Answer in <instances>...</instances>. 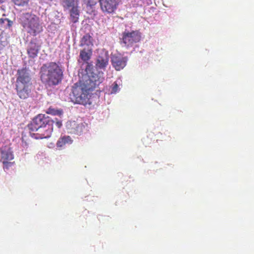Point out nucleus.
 I'll use <instances>...</instances> for the list:
<instances>
[{
  "label": "nucleus",
  "instance_id": "obj_1",
  "mask_svg": "<svg viewBox=\"0 0 254 254\" xmlns=\"http://www.w3.org/2000/svg\"><path fill=\"white\" fill-rule=\"evenodd\" d=\"M42 82L48 85H57L63 78V70L61 65L56 62L43 64L40 70Z\"/></svg>",
  "mask_w": 254,
  "mask_h": 254
},
{
  "label": "nucleus",
  "instance_id": "obj_2",
  "mask_svg": "<svg viewBox=\"0 0 254 254\" xmlns=\"http://www.w3.org/2000/svg\"><path fill=\"white\" fill-rule=\"evenodd\" d=\"M54 121L50 117L43 114H39L35 117L29 125V128L33 131L43 129L41 134V138L50 137L53 130Z\"/></svg>",
  "mask_w": 254,
  "mask_h": 254
},
{
  "label": "nucleus",
  "instance_id": "obj_3",
  "mask_svg": "<svg viewBox=\"0 0 254 254\" xmlns=\"http://www.w3.org/2000/svg\"><path fill=\"white\" fill-rule=\"evenodd\" d=\"M16 81V90L17 95L20 99L28 98L31 93V77L26 68L17 70Z\"/></svg>",
  "mask_w": 254,
  "mask_h": 254
},
{
  "label": "nucleus",
  "instance_id": "obj_4",
  "mask_svg": "<svg viewBox=\"0 0 254 254\" xmlns=\"http://www.w3.org/2000/svg\"><path fill=\"white\" fill-rule=\"evenodd\" d=\"M86 83L84 81L79 80L74 84L70 94L73 102L83 105L90 104L89 98L90 88L89 87L88 81L86 80Z\"/></svg>",
  "mask_w": 254,
  "mask_h": 254
},
{
  "label": "nucleus",
  "instance_id": "obj_5",
  "mask_svg": "<svg viewBox=\"0 0 254 254\" xmlns=\"http://www.w3.org/2000/svg\"><path fill=\"white\" fill-rule=\"evenodd\" d=\"M21 23L30 35L35 36L43 31L39 17L31 13H23L20 17Z\"/></svg>",
  "mask_w": 254,
  "mask_h": 254
},
{
  "label": "nucleus",
  "instance_id": "obj_6",
  "mask_svg": "<svg viewBox=\"0 0 254 254\" xmlns=\"http://www.w3.org/2000/svg\"><path fill=\"white\" fill-rule=\"evenodd\" d=\"M121 42L127 47H131L134 44L139 42L141 40V35L138 31L131 32L125 31L122 34L120 39Z\"/></svg>",
  "mask_w": 254,
  "mask_h": 254
},
{
  "label": "nucleus",
  "instance_id": "obj_7",
  "mask_svg": "<svg viewBox=\"0 0 254 254\" xmlns=\"http://www.w3.org/2000/svg\"><path fill=\"white\" fill-rule=\"evenodd\" d=\"M120 0H99L100 8L104 13L113 14L117 9Z\"/></svg>",
  "mask_w": 254,
  "mask_h": 254
},
{
  "label": "nucleus",
  "instance_id": "obj_8",
  "mask_svg": "<svg viewBox=\"0 0 254 254\" xmlns=\"http://www.w3.org/2000/svg\"><path fill=\"white\" fill-rule=\"evenodd\" d=\"M0 161L4 165H7L13 159L14 155L11 148L8 146H2L0 149Z\"/></svg>",
  "mask_w": 254,
  "mask_h": 254
},
{
  "label": "nucleus",
  "instance_id": "obj_9",
  "mask_svg": "<svg viewBox=\"0 0 254 254\" xmlns=\"http://www.w3.org/2000/svg\"><path fill=\"white\" fill-rule=\"evenodd\" d=\"M127 59L120 55H113L111 57V63L116 70L123 69L127 64Z\"/></svg>",
  "mask_w": 254,
  "mask_h": 254
},
{
  "label": "nucleus",
  "instance_id": "obj_10",
  "mask_svg": "<svg viewBox=\"0 0 254 254\" xmlns=\"http://www.w3.org/2000/svg\"><path fill=\"white\" fill-rule=\"evenodd\" d=\"M41 46L37 43V39L31 40L27 49V53L30 58L34 59L37 57Z\"/></svg>",
  "mask_w": 254,
  "mask_h": 254
},
{
  "label": "nucleus",
  "instance_id": "obj_11",
  "mask_svg": "<svg viewBox=\"0 0 254 254\" xmlns=\"http://www.w3.org/2000/svg\"><path fill=\"white\" fill-rule=\"evenodd\" d=\"M109 55L108 54L102 53L97 58L96 66L100 69L105 68L108 64Z\"/></svg>",
  "mask_w": 254,
  "mask_h": 254
},
{
  "label": "nucleus",
  "instance_id": "obj_12",
  "mask_svg": "<svg viewBox=\"0 0 254 254\" xmlns=\"http://www.w3.org/2000/svg\"><path fill=\"white\" fill-rule=\"evenodd\" d=\"M80 46L81 47L86 46L88 48L93 46V39L89 34L84 35L80 41Z\"/></svg>",
  "mask_w": 254,
  "mask_h": 254
},
{
  "label": "nucleus",
  "instance_id": "obj_13",
  "mask_svg": "<svg viewBox=\"0 0 254 254\" xmlns=\"http://www.w3.org/2000/svg\"><path fill=\"white\" fill-rule=\"evenodd\" d=\"M9 35L6 33H0V51L9 44Z\"/></svg>",
  "mask_w": 254,
  "mask_h": 254
},
{
  "label": "nucleus",
  "instance_id": "obj_14",
  "mask_svg": "<svg viewBox=\"0 0 254 254\" xmlns=\"http://www.w3.org/2000/svg\"><path fill=\"white\" fill-rule=\"evenodd\" d=\"M73 142V140L70 136L68 135H64L59 138L56 145L58 147H63L66 145L71 144Z\"/></svg>",
  "mask_w": 254,
  "mask_h": 254
},
{
  "label": "nucleus",
  "instance_id": "obj_15",
  "mask_svg": "<svg viewBox=\"0 0 254 254\" xmlns=\"http://www.w3.org/2000/svg\"><path fill=\"white\" fill-rule=\"evenodd\" d=\"M78 5L71 7L69 10L70 17L71 21L73 23L78 21L79 16V10Z\"/></svg>",
  "mask_w": 254,
  "mask_h": 254
},
{
  "label": "nucleus",
  "instance_id": "obj_16",
  "mask_svg": "<svg viewBox=\"0 0 254 254\" xmlns=\"http://www.w3.org/2000/svg\"><path fill=\"white\" fill-rule=\"evenodd\" d=\"M64 9H69L71 7L78 5V0H60Z\"/></svg>",
  "mask_w": 254,
  "mask_h": 254
},
{
  "label": "nucleus",
  "instance_id": "obj_17",
  "mask_svg": "<svg viewBox=\"0 0 254 254\" xmlns=\"http://www.w3.org/2000/svg\"><path fill=\"white\" fill-rule=\"evenodd\" d=\"M12 23V21L6 18H0V33H4V30L10 27Z\"/></svg>",
  "mask_w": 254,
  "mask_h": 254
},
{
  "label": "nucleus",
  "instance_id": "obj_18",
  "mask_svg": "<svg viewBox=\"0 0 254 254\" xmlns=\"http://www.w3.org/2000/svg\"><path fill=\"white\" fill-rule=\"evenodd\" d=\"M91 53V49L88 50V52L84 49L81 50L79 55L80 58L83 62H86L90 59Z\"/></svg>",
  "mask_w": 254,
  "mask_h": 254
},
{
  "label": "nucleus",
  "instance_id": "obj_19",
  "mask_svg": "<svg viewBox=\"0 0 254 254\" xmlns=\"http://www.w3.org/2000/svg\"><path fill=\"white\" fill-rule=\"evenodd\" d=\"M15 5L23 6L28 3L29 0H12Z\"/></svg>",
  "mask_w": 254,
  "mask_h": 254
},
{
  "label": "nucleus",
  "instance_id": "obj_20",
  "mask_svg": "<svg viewBox=\"0 0 254 254\" xmlns=\"http://www.w3.org/2000/svg\"><path fill=\"white\" fill-rule=\"evenodd\" d=\"M47 113L51 114L53 115H61L63 112L61 110H55L54 109L49 108Z\"/></svg>",
  "mask_w": 254,
  "mask_h": 254
},
{
  "label": "nucleus",
  "instance_id": "obj_21",
  "mask_svg": "<svg viewBox=\"0 0 254 254\" xmlns=\"http://www.w3.org/2000/svg\"><path fill=\"white\" fill-rule=\"evenodd\" d=\"M119 86L116 82H114L112 86L111 93L115 94L119 90Z\"/></svg>",
  "mask_w": 254,
  "mask_h": 254
},
{
  "label": "nucleus",
  "instance_id": "obj_22",
  "mask_svg": "<svg viewBox=\"0 0 254 254\" xmlns=\"http://www.w3.org/2000/svg\"><path fill=\"white\" fill-rule=\"evenodd\" d=\"M54 121V124H55L56 126L58 128H60L62 126V121L58 120L57 118H55V119H53Z\"/></svg>",
  "mask_w": 254,
  "mask_h": 254
},
{
  "label": "nucleus",
  "instance_id": "obj_23",
  "mask_svg": "<svg viewBox=\"0 0 254 254\" xmlns=\"http://www.w3.org/2000/svg\"><path fill=\"white\" fill-rule=\"evenodd\" d=\"M83 0L89 5H94L96 3L95 0Z\"/></svg>",
  "mask_w": 254,
  "mask_h": 254
},
{
  "label": "nucleus",
  "instance_id": "obj_24",
  "mask_svg": "<svg viewBox=\"0 0 254 254\" xmlns=\"http://www.w3.org/2000/svg\"><path fill=\"white\" fill-rule=\"evenodd\" d=\"M3 2V0H0V3H2Z\"/></svg>",
  "mask_w": 254,
  "mask_h": 254
},
{
  "label": "nucleus",
  "instance_id": "obj_25",
  "mask_svg": "<svg viewBox=\"0 0 254 254\" xmlns=\"http://www.w3.org/2000/svg\"><path fill=\"white\" fill-rule=\"evenodd\" d=\"M91 81H92V82H93V81L92 80H91H91H89V83H90V82H91Z\"/></svg>",
  "mask_w": 254,
  "mask_h": 254
}]
</instances>
